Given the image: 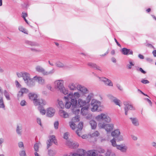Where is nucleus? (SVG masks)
<instances>
[{
	"label": "nucleus",
	"instance_id": "f257e3e1",
	"mask_svg": "<svg viewBox=\"0 0 156 156\" xmlns=\"http://www.w3.org/2000/svg\"><path fill=\"white\" fill-rule=\"evenodd\" d=\"M80 95L78 92L70 93L66 96L64 97L66 103L65 106L66 108H70L73 113L76 115H78L80 112V109L78 108L77 99L80 97Z\"/></svg>",
	"mask_w": 156,
	"mask_h": 156
},
{
	"label": "nucleus",
	"instance_id": "f03ea898",
	"mask_svg": "<svg viewBox=\"0 0 156 156\" xmlns=\"http://www.w3.org/2000/svg\"><path fill=\"white\" fill-rule=\"evenodd\" d=\"M29 97L30 99L33 101L34 105L36 106H43L46 104V101L42 99H37V95L34 93H30Z\"/></svg>",
	"mask_w": 156,
	"mask_h": 156
},
{
	"label": "nucleus",
	"instance_id": "7ed1b4c3",
	"mask_svg": "<svg viewBox=\"0 0 156 156\" xmlns=\"http://www.w3.org/2000/svg\"><path fill=\"white\" fill-rule=\"evenodd\" d=\"M23 79L28 86L31 87L35 85L33 79L30 78V75L28 73L25 72L24 73Z\"/></svg>",
	"mask_w": 156,
	"mask_h": 156
},
{
	"label": "nucleus",
	"instance_id": "20e7f679",
	"mask_svg": "<svg viewBox=\"0 0 156 156\" xmlns=\"http://www.w3.org/2000/svg\"><path fill=\"white\" fill-rule=\"evenodd\" d=\"M95 119L98 121H103L106 123H109L111 121L110 118L106 114L102 113L95 117Z\"/></svg>",
	"mask_w": 156,
	"mask_h": 156
},
{
	"label": "nucleus",
	"instance_id": "39448f33",
	"mask_svg": "<svg viewBox=\"0 0 156 156\" xmlns=\"http://www.w3.org/2000/svg\"><path fill=\"white\" fill-rule=\"evenodd\" d=\"M98 126L100 128L105 129L107 132H111L114 128L113 124H107L102 122L99 123Z\"/></svg>",
	"mask_w": 156,
	"mask_h": 156
},
{
	"label": "nucleus",
	"instance_id": "423d86ee",
	"mask_svg": "<svg viewBox=\"0 0 156 156\" xmlns=\"http://www.w3.org/2000/svg\"><path fill=\"white\" fill-rule=\"evenodd\" d=\"M90 105L92 107L91 111L92 112H94L97 110L99 107L100 106L101 102L96 99H93L91 100Z\"/></svg>",
	"mask_w": 156,
	"mask_h": 156
},
{
	"label": "nucleus",
	"instance_id": "0eeeda50",
	"mask_svg": "<svg viewBox=\"0 0 156 156\" xmlns=\"http://www.w3.org/2000/svg\"><path fill=\"white\" fill-rule=\"evenodd\" d=\"M79 115H76L73 117L71 121L69 122L70 126L72 129H75L76 127V125L75 124V122L79 121Z\"/></svg>",
	"mask_w": 156,
	"mask_h": 156
},
{
	"label": "nucleus",
	"instance_id": "6e6552de",
	"mask_svg": "<svg viewBox=\"0 0 156 156\" xmlns=\"http://www.w3.org/2000/svg\"><path fill=\"white\" fill-rule=\"evenodd\" d=\"M64 81L62 80H60L55 82V87L59 90L64 87L63 85Z\"/></svg>",
	"mask_w": 156,
	"mask_h": 156
},
{
	"label": "nucleus",
	"instance_id": "1a4fd4ad",
	"mask_svg": "<svg viewBox=\"0 0 156 156\" xmlns=\"http://www.w3.org/2000/svg\"><path fill=\"white\" fill-rule=\"evenodd\" d=\"M99 79L103 82L106 85L110 87L113 86V83L110 80L105 77H99Z\"/></svg>",
	"mask_w": 156,
	"mask_h": 156
},
{
	"label": "nucleus",
	"instance_id": "9d476101",
	"mask_svg": "<svg viewBox=\"0 0 156 156\" xmlns=\"http://www.w3.org/2000/svg\"><path fill=\"white\" fill-rule=\"evenodd\" d=\"M53 143L55 144H57V142L55 140L54 136L52 135L49 137V139L47 142V148H48L52 145V143Z\"/></svg>",
	"mask_w": 156,
	"mask_h": 156
},
{
	"label": "nucleus",
	"instance_id": "9b49d317",
	"mask_svg": "<svg viewBox=\"0 0 156 156\" xmlns=\"http://www.w3.org/2000/svg\"><path fill=\"white\" fill-rule=\"evenodd\" d=\"M55 112V110L51 107L48 108L47 110L46 115L49 117L53 116Z\"/></svg>",
	"mask_w": 156,
	"mask_h": 156
},
{
	"label": "nucleus",
	"instance_id": "f8f14e48",
	"mask_svg": "<svg viewBox=\"0 0 156 156\" xmlns=\"http://www.w3.org/2000/svg\"><path fill=\"white\" fill-rule=\"evenodd\" d=\"M77 85L75 82H71L69 83L68 87L71 90H76L77 89H78Z\"/></svg>",
	"mask_w": 156,
	"mask_h": 156
},
{
	"label": "nucleus",
	"instance_id": "ddd939ff",
	"mask_svg": "<svg viewBox=\"0 0 156 156\" xmlns=\"http://www.w3.org/2000/svg\"><path fill=\"white\" fill-rule=\"evenodd\" d=\"M78 90L83 94H86L88 93L89 91L87 88L80 84H78Z\"/></svg>",
	"mask_w": 156,
	"mask_h": 156
},
{
	"label": "nucleus",
	"instance_id": "4468645a",
	"mask_svg": "<svg viewBox=\"0 0 156 156\" xmlns=\"http://www.w3.org/2000/svg\"><path fill=\"white\" fill-rule=\"evenodd\" d=\"M29 92L28 89L25 88H21L18 94V97L19 99L20 97H22L24 94H27Z\"/></svg>",
	"mask_w": 156,
	"mask_h": 156
},
{
	"label": "nucleus",
	"instance_id": "2eb2a0df",
	"mask_svg": "<svg viewBox=\"0 0 156 156\" xmlns=\"http://www.w3.org/2000/svg\"><path fill=\"white\" fill-rule=\"evenodd\" d=\"M116 148L120 150L122 152H126L127 150L128 147L127 146L124 144H121L117 146Z\"/></svg>",
	"mask_w": 156,
	"mask_h": 156
},
{
	"label": "nucleus",
	"instance_id": "dca6fc26",
	"mask_svg": "<svg viewBox=\"0 0 156 156\" xmlns=\"http://www.w3.org/2000/svg\"><path fill=\"white\" fill-rule=\"evenodd\" d=\"M121 52L123 54L126 55H132L133 53V51L132 50L126 48H122L121 50Z\"/></svg>",
	"mask_w": 156,
	"mask_h": 156
},
{
	"label": "nucleus",
	"instance_id": "f3484780",
	"mask_svg": "<svg viewBox=\"0 0 156 156\" xmlns=\"http://www.w3.org/2000/svg\"><path fill=\"white\" fill-rule=\"evenodd\" d=\"M83 123L82 122H80L78 125V127L76 131V133L79 136H80L81 135V130L83 129Z\"/></svg>",
	"mask_w": 156,
	"mask_h": 156
},
{
	"label": "nucleus",
	"instance_id": "a211bd4d",
	"mask_svg": "<svg viewBox=\"0 0 156 156\" xmlns=\"http://www.w3.org/2000/svg\"><path fill=\"white\" fill-rule=\"evenodd\" d=\"M77 101L78 102V104H77V105L79 107H81L83 106L84 107L87 105V101H85L81 98L78 99Z\"/></svg>",
	"mask_w": 156,
	"mask_h": 156
},
{
	"label": "nucleus",
	"instance_id": "6ab92c4d",
	"mask_svg": "<svg viewBox=\"0 0 156 156\" xmlns=\"http://www.w3.org/2000/svg\"><path fill=\"white\" fill-rule=\"evenodd\" d=\"M66 144L70 148H73L77 147L78 146L77 143L73 142L69 140L67 141Z\"/></svg>",
	"mask_w": 156,
	"mask_h": 156
},
{
	"label": "nucleus",
	"instance_id": "aec40b11",
	"mask_svg": "<svg viewBox=\"0 0 156 156\" xmlns=\"http://www.w3.org/2000/svg\"><path fill=\"white\" fill-rule=\"evenodd\" d=\"M59 114L61 117L64 118H67L69 117V115L68 113L62 109L59 110Z\"/></svg>",
	"mask_w": 156,
	"mask_h": 156
},
{
	"label": "nucleus",
	"instance_id": "412c9836",
	"mask_svg": "<svg viewBox=\"0 0 156 156\" xmlns=\"http://www.w3.org/2000/svg\"><path fill=\"white\" fill-rule=\"evenodd\" d=\"M87 65L91 68L97 70H98L100 71H101V67L97 65L96 64L91 62H89L87 63Z\"/></svg>",
	"mask_w": 156,
	"mask_h": 156
},
{
	"label": "nucleus",
	"instance_id": "4be33fe9",
	"mask_svg": "<svg viewBox=\"0 0 156 156\" xmlns=\"http://www.w3.org/2000/svg\"><path fill=\"white\" fill-rule=\"evenodd\" d=\"M33 79L40 84H43L44 83V80L41 77L36 76L34 77Z\"/></svg>",
	"mask_w": 156,
	"mask_h": 156
},
{
	"label": "nucleus",
	"instance_id": "5701e85b",
	"mask_svg": "<svg viewBox=\"0 0 156 156\" xmlns=\"http://www.w3.org/2000/svg\"><path fill=\"white\" fill-rule=\"evenodd\" d=\"M96 151L95 150L89 151L87 153L86 152V155L84 156H97L98 154Z\"/></svg>",
	"mask_w": 156,
	"mask_h": 156
},
{
	"label": "nucleus",
	"instance_id": "b1692460",
	"mask_svg": "<svg viewBox=\"0 0 156 156\" xmlns=\"http://www.w3.org/2000/svg\"><path fill=\"white\" fill-rule=\"evenodd\" d=\"M89 105H87L86 106L82 107L80 113L83 115H85L87 113Z\"/></svg>",
	"mask_w": 156,
	"mask_h": 156
},
{
	"label": "nucleus",
	"instance_id": "393cba45",
	"mask_svg": "<svg viewBox=\"0 0 156 156\" xmlns=\"http://www.w3.org/2000/svg\"><path fill=\"white\" fill-rule=\"evenodd\" d=\"M124 105H125L124 110H126L128 111L129 110H134L135 109V107L132 105L129 104H127L124 103Z\"/></svg>",
	"mask_w": 156,
	"mask_h": 156
},
{
	"label": "nucleus",
	"instance_id": "a878e982",
	"mask_svg": "<svg viewBox=\"0 0 156 156\" xmlns=\"http://www.w3.org/2000/svg\"><path fill=\"white\" fill-rule=\"evenodd\" d=\"M25 43L26 44L32 46L37 47L39 46V44L35 42H33L29 41H25Z\"/></svg>",
	"mask_w": 156,
	"mask_h": 156
},
{
	"label": "nucleus",
	"instance_id": "bb28decb",
	"mask_svg": "<svg viewBox=\"0 0 156 156\" xmlns=\"http://www.w3.org/2000/svg\"><path fill=\"white\" fill-rule=\"evenodd\" d=\"M56 66L60 68H65L66 67V65L59 61H57L55 63Z\"/></svg>",
	"mask_w": 156,
	"mask_h": 156
},
{
	"label": "nucleus",
	"instance_id": "cd10ccee",
	"mask_svg": "<svg viewBox=\"0 0 156 156\" xmlns=\"http://www.w3.org/2000/svg\"><path fill=\"white\" fill-rule=\"evenodd\" d=\"M36 71L38 72L42 73L43 75H44L45 70L41 66H37L35 68Z\"/></svg>",
	"mask_w": 156,
	"mask_h": 156
},
{
	"label": "nucleus",
	"instance_id": "c85d7f7f",
	"mask_svg": "<svg viewBox=\"0 0 156 156\" xmlns=\"http://www.w3.org/2000/svg\"><path fill=\"white\" fill-rule=\"evenodd\" d=\"M120 132L119 129L115 130L111 133V135L113 136L116 138L120 135Z\"/></svg>",
	"mask_w": 156,
	"mask_h": 156
},
{
	"label": "nucleus",
	"instance_id": "c756f323",
	"mask_svg": "<svg viewBox=\"0 0 156 156\" xmlns=\"http://www.w3.org/2000/svg\"><path fill=\"white\" fill-rule=\"evenodd\" d=\"M130 119L131 120L133 124L135 126H138L139 125L138 120L136 118H130Z\"/></svg>",
	"mask_w": 156,
	"mask_h": 156
},
{
	"label": "nucleus",
	"instance_id": "7c9ffc66",
	"mask_svg": "<svg viewBox=\"0 0 156 156\" xmlns=\"http://www.w3.org/2000/svg\"><path fill=\"white\" fill-rule=\"evenodd\" d=\"M17 133L19 135H21L22 132V126L21 125H17L16 129Z\"/></svg>",
	"mask_w": 156,
	"mask_h": 156
},
{
	"label": "nucleus",
	"instance_id": "2f4dec72",
	"mask_svg": "<svg viewBox=\"0 0 156 156\" xmlns=\"http://www.w3.org/2000/svg\"><path fill=\"white\" fill-rule=\"evenodd\" d=\"M80 154L76 153L73 154V156H84L86 155V151L84 150L81 149L79 151Z\"/></svg>",
	"mask_w": 156,
	"mask_h": 156
},
{
	"label": "nucleus",
	"instance_id": "473e14b6",
	"mask_svg": "<svg viewBox=\"0 0 156 156\" xmlns=\"http://www.w3.org/2000/svg\"><path fill=\"white\" fill-rule=\"evenodd\" d=\"M89 124L91 126L92 129H95L96 128L97 126V123L94 120L90 121Z\"/></svg>",
	"mask_w": 156,
	"mask_h": 156
},
{
	"label": "nucleus",
	"instance_id": "72a5a7b5",
	"mask_svg": "<svg viewBox=\"0 0 156 156\" xmlns=\"http://www.w3.org/2000/svg\"><path fill=\"white\" fill-rule=\"evenodd\" d=\"M94 97V94L92 93H90L87 97L86 98V101L87 104L89 105V103L90 102L91 100Z\"/></svg>",
	"mask_w": 156,
	"mask_h": 156
},
{
	"label": "nucleus",
	"instance_id": "f704fd0d",
	"mask_svg": "<svg viewBox=\"0 0 156 156\" xmlns=\"http://www.w3.org/2000/svg\"><path fill=\"white\" fill-rule=\"evenodd\" d=\"M0 108L5 109V106L4 104L2 95L0 94Z\"/></svg>",
	"mask_w": 156,
	"mask_h": 156
},
{
	"label": "nucleus",
	"instance_id": "c9c22d12",
	"mask_svg": "<svg viewBox=\"0 0 156 156\" xmlns=\"http://www.w3.org/2000/svg\"><path fill=\"white\" fill-rule=\"evenodd\" d=\"M38 108V110L39 111L40 113L42 115H44L46 113V110L44 109L43 106H40Z\"/></svg>",
	"mask_w": 156,
	"mask_h": 156
},
{
	"label": "nucleus",
	"instance_id": "e433bc0d",
	"mask_svg": "<svg viewBox=\"0 0 156 156\" xmlns=\"http://www.w3.org/2000/svg\"><path fill=\"white\" fill-rule=\"evenodd\" d=\"M55 70L54 68H53L49 71H47L45 70L44 75H51L55 73Z\"/></svg>",
	"mask_w": 156,
	"mask_h": 156
},
{
	"label": "nucleus",
	"instance_id": "4c0bfd02",
	"mask_svg": "<svg viewBox=\"0 0 156 156\" xmlns=\"http://www.w3.org/2000/svg\"><path fill=\"white\" fill-rule=\"evenodd\" d=\"M58 105H57L58 107L61 108H64V105L62 101L58 100Z\"/></svg>",
	"mask_w": 156,
	"mask_h": 156
},
{
	"label": "nucleus",
	"instance_id": "58836bf2",
	"mask_svg": "<svg viewBox=\"0 0 156 156\" xmlns=\"http://www.w3.org/2000/svg\"><path fill=\"white\" fill-rule=\"evenodd\" d=\"M113 102L116 105H118L119 107H121V101L120 100L118 99L117 98H116Z\"/></svg>",
	"mask_w": 156,
	"mask_h": 156
},
{
	"label": "nucleus",
	"instance_id": "ea45409f",
	"mask_svg": "<svg viewBox=\"0 0 156 156\" xmlns=\"http://www.w3.org/2000/svg\"><path fill=\"white\" fill-rule=\"evenodd\" d=\"M3 94L7 100H10V98L9 93L6 90H4Z\"/></svg>",
	"mask_w": 156,
	"mask_h": 156
},
{
	"label": "nucleus",
	"instance_id": "a19ab883",
	"mask_svg": "<svg viewBox=\"0 0 156 156\" xmlns=\"http://www.w3.org/2000/svg\"><path fill=\"white\" fill-rule=\"evenodd\" d=\"M59 90H60L61 92L63 94H64L65 95H66L68 94V95L69 94H68L69 93V91L67 89H66L64 87H63L62 89Z\"/></svg>",
	"mask_w": 156,
	"mask_h": 156
},
{
	"label": "nucleus",
	"instance_id": "79ce46f5",
	"mask_svg": "<svg viewBox=\"0 0 156 156\" xmlns=\"http://www.w3.org/2000/svg\"><path fill=\"white\" fill-rule=\"evenodd\" d=\"M19 154L20 156H27L26 151L24 149H23L19 151Z\"/></svg>",
	"mask_w": 156,
	"mask_h": 156
},
{
	"label": "nucleus",
	"instance_id": "37998d69",
	"mask_svg": "<svg viewBox=\"0 0 156 156\" xmlns=\"http://www.w3.org/2000/svg\"><path fill=\"white\" fill-rule=\"evenodd\" d=\"M129 64H127V67L128 69H130L132 68V66H133L134 65L131 61V60L129 61Z\"/></svg>",
	"mask_w": 156,
	"mask_h": 156
},
{
	"label": "nucleus",
	"instance_id": "c03bdc74",
	"mask_svg": "<svg viewBox=\"0 0 156 156\" xmlns=\"http://www.w3.org/2000/svg\"><path fill=\"white\" fill-rule=\"evenodd\" d=\"M110 142H111L112 146L114 147H117V146L118 145L116 144L115 140V139L113 138L111 140Z\"/></svg>",
	"mask_w": 156,
	"mask_h": 156
},
{
	"label": "nucleus",
	"instance_id": "a18cd8bd",
	"mask_svg": "<svg viewBox=\"0 0 156 156\" xmlns=\"http://www.w3.org/2000/svg\"><path fill=\"white\" fill-rule=\"evenodd\" d=\"M55 154V151L49 150L48 151V154L50 156H54Z\"/></svg>",
	"mask_w": 156,
	"mask_h": 156
},
{
	"label": "nucleus",
	"instance_id": "49530a36",
	"mask_svg": "<svg viewBox=\"0 0 156 156\" xmlns=\"http://www.w3.org/2000/svg\"><path fill=\"white\" fill-rule=\"evenodd\" d=\"M99 133L97 131H95L94 133L92 134H90V136L91 137H94L98 136H99Z\"/></svg>",
	"mask_w": 156,
	"mask_h": 156
},
{
	"label": "nucleus",
	"instance_id": "de8ad7c7",
	"mask_svg": "<svg viewBox=\"0 0 156 156\" xmlns=\"http://www.w3.org/2000/svg\"><path fill=\"white\" fill-rule=\"evenodd\" d=\"M107 96L108 98L112 101H113L116 98L110 94H108Z\"/></svg>",
	"mask_w": 156,
	"mask_h": 156
},
{
	"label": "nucleus",
	"instance_id": "09e8293b",
	"mask_svg": "<svg viewBox=\"0 0 156 156\" xmlns=\"http://www.w3.org/2000/svg\"><path fill=\"white\" fill-rule=\"evenodd\" d=\"M39 145L37 143L35 144L34 145V149L35 151V152H37L39 151Z\"/></svg>",
	"mask_w": 156,
	"mask_h": 156
},
{
	"label": "nucleus",
	"instance_id": "8fccbe9b",
	"mask_svg": "<svg viewBox=\"0 0 156 156\" xmlns=\"http://www.w3.org/2000/svg\"><path fill=\"white\" fill-rule=\"evenodd\" d=\"M19 30L25 34H27L26 30L22 26H20L19 27Z\"/></svg>",
	"mask_w": 156,
	"mask_h": 156
},
{
	"label": "nucleus",
	"instance_id": "3c124183",
	"mask_svg": "<svg viewBox=\"0 0 156 156\" xmlns=\"http://www.w3.org/2000/svg\"><path fill=\"white\" fill-rule=\"evenodd\" d=\"M25 72H18L16 73V75L17 76L19 77H23V76H24V73H25Z\"/></svg>",
	"mask_w": 156,
	"mask_h": 156
},
{
	"label": "nucleus",
	"instance_id": "603ef678",
	"mask_svg": "<svg viewBox=\"0 0 156 156\" xmlns=\"http://www.w3.org/2000/svg\"><path fill=\"white\" fill-rule=\"evenodd\" d=\"M136 70L137 71H140V72H141L143 74H145L146 73V72L143 70V69L140 67H137L136 68Z\"/></svg>",
	"mask_w": 156,
	"mask_h": 156
},
{
	"label": "nucleus",
	"instance_id": "864d4df0",
	"mask_svg": "<svg viewBox=\"0 0 156 156\" xmlns=\"http://www.w3.org/2000/svg\"><path fill=\"white\" fill-rule=\"evenodd\" d=\"M117 140L118 141H121L123 140V136L122 135H119L116 138Z\"/></svg>",
	"mask_w": 156,
	"mask_h": 156
},
{
	"label": "nucleus",
	"instance_id": "5fc2aeb1",
	"mask_svg": "<svg viewBox=\"0 0 156 156\" xmlns=\"http://www.w3.org/2000/svg\"><path fill=\"white\" fill-rule=\"evenodd\" d=\"M19 147L20 148H23L24 149V146L23 143L22 142H20L18 143Z\"/></svg>",
	"mask_w": 156,
	"mask_h": 156
},
{
	"label": "nucleus",
	"instance_id": "6e6d98bb",
	"mask_svg": "<svg viewBox=\"0 0 156 156\" xmlns=\"http://www.w3.org/2000/svg\"><path fill=\"white\" fill-rule=\"evenodd\" d=\"M59 123L58 121H55L54 123V127L55 129H57L58 128Z\"/></svg>",
	"mask_w": 156,
	"mask_h": 156
},
{
	"label": "nucleus",
	"instance_id": "4d7b16f0",
	"mask_svg": "<svg viewBox=\"0 0 156 156\" xmlns=\"http://www.w3.org/2000/svg\"><path fill=\"white\" fill-rule=\"evenodd\" d=\"M141 82L144 84H147L149 83V82L147 80H144L142 79L141 81Z\"/></svg>",
	"mask_w": 156,
	"mask_h": 156
},
{
	"label": "nucleus",
	"instance_id": "13d9d810",
	"mask_svg": "<svg viewBox=\"0 0 156 156\" xmlns=\"http://www.w3.org/2000/svg\"><path fill=\"white\" fill-rule=\"evenodd\" d=\"M37 123H38L41 126L42 125L41 123V120L40 118H38L37 119Z\"/></svg>",
	"mask_w": 156,
	"mask_h": 156
},
{
	"label": "nucleus",
	"instance_id": "bf43d9fd",
	"mask_svg": "<svg viewBox=\"0 0 156 156\" xmlns=\"http://www.w3.org/2000/svg\"><path fill=\"white\" fill-rule=\"evenodd\" d=\"M117 87L120 90L122 91L123 90L121 86L119 84H117L116 85Z\"/></svg>",
	"mask_w": 156,
	"mask_h": 156
},
{
	"label": "nucleus",
	"instance_id": "052dcab7",
	"mask_svg": "<svg viewBox=\"0 0 156 156\" xmlns=\"http://www.w3.org/2000/svg\"><path fill=\"white\" fill-rule=\"evenodd\" d=\"M98 152L100 153H104L105 152V150L102 148L98 149Z\"/></svg>",
	"mask_w": 156,
	"mask_h": 156
},
{
	"label": "nucleus",
	"instance_id": "680f3d73",
	"mask_svg": "<svg viewBox=\"0 0 156 156\" xmlns=\"http://www.w3.org/2000/svg\"><path fill=\"white\" fill-rule=\"evenodd\" d=\"M26 101L24 100H22L20 102V105L22 106H25L26 105Z\"/></svg>",
	"mask_w": 156,
	"mask_h": 156
},
{
	"label": "nucleus",
	"instance_id": "e2e57ef3",
	"mask_svg": "<svg viewBox=\"0 0 156 156\" xmlns=\"http://www.w3.org/2000/svg\"><path fill=\"white\" fill-rule=\"evenodd\" d=\"M145 59L147 61L149 62H151L153 61L152 59L150 57H147Z\"/></svg>",
	"mask_w": 156,
	"mask_h": 156
},
{
	"label": "nucleus",
	"instance_id": "0e129e2a",
	"mask_svg": "<svg viewBox=\"0 0 156 156\" xmlns=\"http://www.w3.org/2000/svg\"><path fill=\"white\" fill-rule=\"evenodd\" d=\"M68 133H66L64 135V138L65 139H67L68 138Z\"/></svg>",
	"mask_w": 156,
	"mask_h": 156
},
{
	"label": "nucleus",
	"instance_id": "69168bd1",
	"mask_svg": "<svg viewBox=\"0 0 156 156\" xmlns=\"http://www.w3.org/2000/svg\"><path fill=\"white\" fill-rule=\"evenodd\" d=\"M31 50L32 51H34L36 52H40L41 51V50H40V49H37L35 48H31Z\"/></svg>",
	"mask_w": 156,
	"mask_h": 156
},
{
	"label": "nucleus",
	"instance_id": "338daca9",
	"mask_svg": "<svg viewBox=\"0 0 156 156\" xmlns=\"http://www.w3.org/2000/svg\"><path fill=\"white\" fill-rule=\"evenodd\" d=\"M145 99L147 101L151 106H152V103L150 100L148 98H145Z\"/></svg>",
	"mask_w": 156,
	"mask_h": 156
},
{
	"label": "nucleus",
	"instance_id": "774afa93",
	"mask_svg": "<svg viewBox=\"0 0 156 156\" xmlns=\"http://www.w3.org/2000/svg\"><path fill=\"white\" fill-rule=\"evenodd\" d=\"M138 57L140 59H143L144 58V56L140 54H139L138 55Z\"/></svg>",
	"mask_w": 156,
	"mask_h": 156
}]
</instances>
